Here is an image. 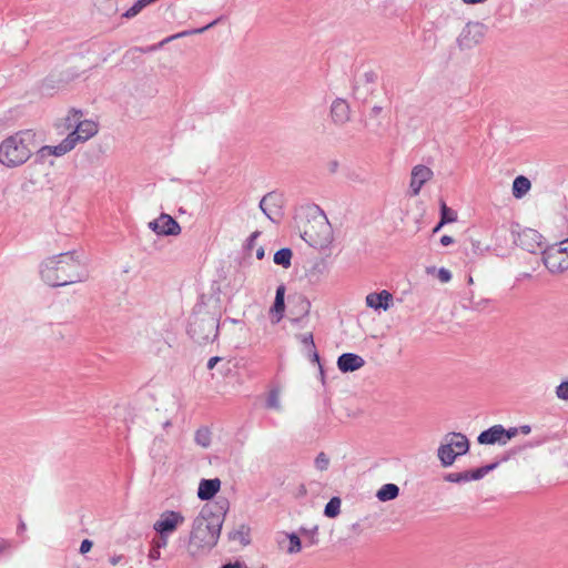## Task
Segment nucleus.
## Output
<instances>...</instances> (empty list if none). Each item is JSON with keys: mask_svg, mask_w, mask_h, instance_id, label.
<instances>
[{"mask_svg": "<svg viewBox=\"0 0 568 568\" xmlns=\"http://www.w3.org/2000/svg\"><path fill=\"white\" fill-rule=\"evenodd\" d=\"M467 283H468V284H473V283H474V280H473V276H471V275H468Z\"/></svg>", "mask_w": 568, "mask_h": 568, "instance_id": "obj_63", "label": "nucleus"}, {"mask_svg": "<svg viewBox=\"0 0 568 568\" xmlns=\"http://www.w3.org/2000/svg\"><path fill=\"white\" fill-rule=\"evenodd\" d=\"M42 280L52 287L65 286L87 280L84 264L75 256V252H65L47 258L41 264Z\"/></svg>", "mask_w": 568, "mask_h": 568, "instance_id": "obj_2", "label": "nucleus"}, {"mask_svg": "<svg viewBox=\"0 0 568 568\" xmlns=\"http://www.w3.org/2000/svg\"><path fill=\"white\" fill-rule=\"evenodd\" d=\"M143 6H142V2L140 1H135L133 3V6L131 8H129L123 14L122 17L125 18V19H131L133 17H135L136 14H139L142 10H143Z\"/></svg>", "mask_w": 568, "mask_h": 568, "instance_id": "obj_38", "label": "nucleus"}, {"mask_svg": "<svg viewBox=\"0 0 568 568\" xmlns=\"http://www.w3.org/2000/svg\"><path fill=\"white\" fill-rule=\"evenodd\" d=\"M219 326L216 315L199 306L190 316L187 334L194 342L205 344L215 341L219 335Z\"/></svg>", "mask_w": 568, "mask_h": 568, "instance_id": "obj_5", "label": "nucleus"}, {"mask_svg": "<svg viewBox=\"0 0 568 568\" xmlns=\"http://www.w3.org/2000/svg\"><path fill=\"white\" fill-rule=\"evenodd\" d=\"M382 111H383L382 106L374 105L369 112V119L377 118Z\"/></svg>", "mask_w": 568, "mask_h": 568, "instance_id": "obj_52", "label": "nucleus"}, {"mask_svg": "<svg viewBox=\"0 0 568 568\" xmlns=\"http://www.w3.org/2000/svg\"><path fill=\"white\" fill-rule=\"evenodd\" d=\"M509 458V455L507 456H504L500 460H497V462H494V463H490L488 465H485V466H481V467H478L476 469H471V470H466L467 475H468V481L470 480H479L481 479L483 477H485L488 473H490L491 470H494L495 468L498 467V465L501 463V462H506L508 460Z\"/></svg>", "mask_w": 568, "mask_h": 568, "instance_id": "obj_23", "label": "nucleus"}, {"mask_svg": "<svg viewBox=\"0 0 568 568\" xmlns=\"http://www.w3.org/2000/svg\"><path fill=\"white\" fill-rule=\"evenodd\" d=\"M486 0H463V2H465L467 4H477V3H483Z\"/></svg>", "mask_w": 568, "mask_h": 568, "instance_id": "obj_57", "label": "nucleus"}, {"mask_svg": "<svg viewBox=\"0 0 568 568\" xmlns=\"http://www.w3.org/2000/svg\"><path fill=\"white\" fill-rule=\"evenodd\" d=\"M227 538L229 540H239L242 545L246 546L251 542L250 528L245 525H241L239 529L229 531Z\"/></svg>", "mask_w": 568, "mask_h": 568, "instance_id": "obj_27", "label": "nucleus"}, {"mask_svg": "<svg viewBox=\"0 0 568 568\" xmlns=\"http://www.w3.org/2000/svg\"><path fill=\"white\" fill-rule=\"evenodd\" d=\"M453 243H454V239L452 236H449V235H443L440 237V244L443 246H448V245H450Z\"/></svg>", "mask_w": 568, "mask_h": 568, "instance_id": "obj_53", "label": "nucleus"}, {"mask_svg": "<svg viewBox=\"0 0 568 568\" xmlns=\"http://www.w3.org/2000/svg\"><path fill=\"white\" fill-rule=\"evenodd\" d=\"M226 321H230V322H232V323H239V321H237V320H233V318H226Z\"/></svg>", "mask_w": 568, "mask_h": 568, "instance_id": "obj_64", "label": "nucleus"}, {"mask_svg": "<svg viewBox=\"0 0 568 568\" xmlns=\"http://www.w3.org/2000/svg\"><path fill=\"white\" fill-rule=\"evenodd\" d=\"M399 495V487L395 484L383 485L376 494V497L381 501H388L397 498Z\"/></svg>", "mask_w": 568, "mask_h": 568, "instance_id": "obj_25", "label": "nucleus"}, {"mask_svg": "<svg viewBox=\"0 0 568 568\" xmlns=\"http://www.w3.org/2000/svg\"><path fill=\"white\" fill-rule=\"evenodd\" d=\"M266 407L267 408H273V409H278L280 408L278 390L272 389L268 393V396H267V399H266Z\"/></svg>", "mask_w": 568, "mask_h": 568, "instance_id": "obj_37", "label": "nucleus"}, {"mask_svg": "<svg viewBox=\"0 0 568 568\" xmlns=\"http://www.w3.org/2000/svg\"><path fill=\"white\" fill-rule=\"evenodd\" d=\"M168 537H169V535H164V536L160 535L159 538H154L152 540L151 545L161 550V548L166 547Z\"/></svg>", "mask_w": 568, "mask_h": 568, "instance_id": "obj_44", "label": "nucleus"}, {"mask_svg": "<svg viewBox=\"0 0 568 568\" xmlns=\"http://www.w3.org/2000/svg\"><path fill=\"white\" fill-rule=\"evenodd\" d=\"M444 480L448 483L462 484L468 481V475L465 471L462 473H448L444 476Z\"/></svg>", "mask_w": 568, "mask_h": 568, "instance_id": "obj_34", "label": "nucleus"}, {"mask_svg": "<svg viewBox=\"0 0 568 568\" xmlns=\"http://www.w3.org/2000/svg\"><path fill=\"white\" fill-rule=\"evenodd\" d=\"M286 538L290 541V546L287 547L286 551L288 554L300 552L302 549V542H301V538H300L298 534H296V532L286 534Z\"/></svg>", "mask_w": 568, "mask_h": 568, "instance_id": "obj_33", "label": "nucleus"}, {"mask_svg": "<svg viewBox=\"0 0 568 568\" xmlns=\"http://www.w3.org/2000/svg\"><path fill=\"white\" fill-rule=\"evenodd\" d=\"M283 195L275 191L268 192L260 201L261 211L274 223H278L283 215Z\"/></svg>", "mask_w": 568, "mask_h": 568, "instance_id": "obj_8", "label": "nucleus"}, {"mask_svg": "<svg viewBox=\"0 0 568 568\" xmlns=\"http://www.w3.org/2000/svg\"><path fill=\"white\" fill-rule=\"evenodd\" d=\"M184 523V516L180 511L165 510L154 523L153 529L161 536L171 535Z\"/></svg>", "mask_w": 568, "mask_h": 568, "instance_id": "obj_10", "label": "nucleus"}, {"mask_svg": "<svg viewBox=\"0 0 568 568\" xmlns=\"http://www.w3.org/2000/svg\"><path fill=\"white\" fill-rule=\"evenodd\" d=\"M564 251H567V247L560 248L556 252H551L548 250V247H545V251L540 254L542 255V262L545 266L551 272H562L568 268V262L567 260H562L561 262H558L557 258L562 254Z\"/></svg>", "mask_w": 568, "mask_h": 568, "instance_id": "obj_16", "label": "nucleus"}, {"mask_svg": "<svg viewBox=\"0 0 568 568\" xmlns=\"http://www.w3.org/2000/svg\"><path fill=\"white\" fill-rule=\"evenodd\" d=\"M470 244H471V252H473V254H475V255H483V254H484V252H485L486 250H488V247H485V248H484V247H481L480 242H479V241H476V240H471V241H470Z\"/></svg>", "mask_w": 568, "mask_h": 568, "instance_id": "obj_45", "label": "nucleus"}, {"mask_svg": "<svg viewBox=\"0 0 568 568\" xmlns=\"http://www.w3.org/2000/svg\"><path fill=\"white\" fill-rule=\"evenodd\" d=\"M148 557L152 561L159 560L161 558V550L151 545Z\"/></svg>", "mask_w": 568, "mask_h": 568, "instance_id": "obj_48", "label": "nucleus"}, {"mask_svg": "<svg viewBox=\"0 0 568 568\" xmlns=\"http://www.w3.org/2000/svg\"><path fill=\"white\" fill-rule=\"evenodd\" d=\"M444 442L437 450L443 467L452 466L458 456L465 455L469 450V440L462 433H448L445 435Z\"/></svg>", "mask_w": 568, "mask_h": 568, "instance_id": "obj_6", "label": "nucleus"}, {"mask_svg": "<svg viewBox=\"0 0 568 568\" xmlns=\"http://www.w3.org/2000/svg\"><path fill=\"white\" fill-rule=\"evenodd\" d=\"M556 395L560 399H568V381H564L557 386Z\"/></svg>", "mask_w": 568, "mask_h": 568, "instance_id": "obj_40", "label": "nucleus"}, {"mask_svg": "<svg viewBox=\"0 0 568 568\" xmlns=\"http://www.w3.org/2000/svg\"><path fill=\"white\" fill-rule=\"evenodd\" d=\"M488 300H481L478 302H475L473 296L469 298V307L473 310H480L484 304H487Z\"/></svg>", "mask_w": 568, "mask_h": 568, "instance_id": "obj_49", "label": "nucleus"}, {"mask_svg": "<svg viewBox=\"0 0 568 568\" xmlns=\"http://www.w3.org/2000/svg\"><path fill=\"white\" fill-rule=\"evenodd\" d=\"M229 505L226 498H220L214 505H204L192 521L189 537L179 538L191 557L205 555L216 546Z\"/></svg>", "mask_w": 568, "mask_h": 568, "instance_id": "obj_1", "label": "nucleus"}, {"mask_svg": "<svg viewBox=\"0 0 568 568\" xmlns=\"http://www.w3.org/2000/svg\"><path fill=\"white\" fill-rule=\"evenodd\" d=\"M307 351H308V353H307L308 359L312 363H316L318 365L321 378H322V382L324 383V377H325L324 369H323V366L321 364V358H320L318 352L316 351V346H314V348L313 347L308 348Z\"/></svg>", "mask_w": 568, "mask_h": 568, "instance_id": "obj_36", "label": "nucleus"}, {"mask_svg": "<svg viewBox=\"0 0 568 568\" xmlns=\"http://www.w3.org/2000/svg\"><path fill=\"white\" fill-rule=\"evenodd\" d=\"M36 148V134L31 130L19 131L0 143V163L7 168L24 164Z\"/></svg>", "mask_w": 568, "mask_h": 568, "instance_id": "obj_3", "label": "nucleus"}, {"mask_svg": "<svg viewBox=\"0 0 568 568\" xmlns=\"http://www.w3.org/2000/svg\"><path fill=\"white\" fill-rule=\"evenodd\" d=\"M298 532L307 538V545L308 546H315L318 544V526L315 525L312 528L301 527L298 529Z\"/></svg>", "mask_w": 568, "mask_h": 568, "instance_id": "obj_30", "label": "nucleus"}, {"mask_svg": "<svg viewBox=\"0 0 568 568\" xmlns=\"http://www.w3.org/2000/svg\"><path fill=\"white\" fill-rule=\"evenodd\" d=\"M328 465H329V458L327 457V455L323 452L320 453L315 458V467L318 470H326L328 468Z\"/></svg>", "mask_w": 568, "mask_h": 568, "instance_id": "obj_39", "label": "nucleus"}, {"mask_svg": "<svg viewBox=\"0 0 568 568\" xmlns=\"http://www.w3.org/2000/svg\"><path fill=\"white\" fill-rule=\"evenodd\" d=\"M341 511V499L339 497H332L325 505L324 515L327 518H335Z\"/></svg>", "mask_w": 568, "mask_h": 568, "instance_id": "obj_29", "label": "nucleus"}, {"mask_svg": "<svg viewBox=\"0 0 568 568\" xmlns=\"http://www.w3.org/2000/svg\"><path fill=\"white\" fill-rule=\"evenodd\" d=\"M486 26L481 22H468L457 38L460 49H470L477 45L485 37Z\"/></svg>", "mask_w": 568, "mask_h": 568, "instance_id": "obj_9", "label": "nucleus"}, {"mask_svg": "<svg viewBox=\"0 0 568 568\" xmlns=\"http://www.w3.org/2000/svg\"><path fill=\"white\" fill-rule=\"evenodd\" d=\"M222 361H223V358H222V357H220V356H213V357H211V358L209 359V362H207V368H209V369H213V368L215 367V365H216L217 363L222 362Z\"/></svg>", "mask_w": 568, "mask_h": 568, "instance_id": "obj_50", "label": "nucleus"}, {"mask_svg": "<svg viewBox=\"0 0 568 568\" xmlns=\"http://www.w3.org/2000/svg\"><path fill=\"white\" fill-rule=\"evenodd\" d=\"M265 256V250L264 247H258L257 251H256V257L257 260H263Z\"/></svg>", "mask_w": 568, "mask_h": 568, "instance_id": "obj_56", "label": "nucleus"}, {"mask_svg": "<svg viewBox=\"0 0 568 568\" xmlns=\"http://www.w3.org/2000/svg\"><path fill=\"white\" fill-rule=\"evenodd\" d=\"M298 229L301 237L314 248H326L332 243V226L323 211H320L318 207L314 215L302 221V225H298Z\"/></svg>", "mask_w": 568, "mask_h": 568, "instance_id": "obj_4", "label": "nucleus"}, {"mask_svg": "<svg viewBox=\"0 0 568 568\" xmlns=\"http://www.w3.org/2000/svg\"><path fill=\"white\" fill-rule=\"evenodd\" d=\"M364 365V358L355 353H344L337 358V367L342 373L355 372Z\"/></svg>", "mask_w": 568, "mask_h": 568, "instance_id": "obj_17", "label": "nucleus"}, {"mask_svg": "<svg viewBox=\"0 0 568 568\" xmlns=\"http://www.w3.org/2000/svg\"><path fill=\"white\" fill-rule=\"evenodd\" d=\"M392 301L393 295L386 290H383L379 293H369L366 296V305L374 310L383 308L386 311Z\"/></svg>", "mask_w": 568, "mask_h": 568, "instance_id": "obj_22", "label": "nucleus"}, {"mask_svg": "<svg viewBox=\"0 0 568 568\" xmlns=\"http://www.w3.org/2000/svg\"><path fill=\"white\" fill-rule=\"evenodd\" d=\"M434 176L432 169L424 164H417L412 169L409 195L417 196L422 187Z\"/></svg>", "mask_w": 568, "mask_h": 568, "instance_id": "obj_11", "label": "nucleus"}, {"mask_svg": "<svg viewBox=\"0 0 568 568\" xmlns=\"http://www.w3.org/2000/svg\"><path fill=\"white\" fill-rule=\"evenodd\" d=\"M82 111L81 110H77V109H71L68 116L65 118V126L67 129L69 130H74L75 128V121L74 120H80L82 118Z\"/></svg>", "mask_w": 568, "mask_h": 568, "instance_id": "obj_35", "label": "nucleus"}, {"mask_svg": "<svg viewBox=\"0 0 568 568\" xmlns=\"http://www.w3.org/2000/svg\"><path fill=\"white\" fill-rule=\"evenodd\" d=\"M119 561H120V557H112L110 559V562H111L112 566H115Z\"/></svg>", "mask_w": 568, "mask_h": 568, "instance_id": "obj_61", "label": "nucleus"}, {"mask_svg": "<svg viewBox=\"0 0 568 568\" xmlns=\"http://www.w3.org/2000/svg\"><path fill=\"white\" fill-rule=\"evenodd\" d=\"M437 276H438V280L442 282V283H447L452 280V273L449 270L445 268V267H440L438 270V273H437Z\"/></svg>", "mask_w": 568, "mask_h": 568, "instance_id": "obj_42", "label": "nucleus"}, {"mask_svg": "<svg viewBox=\"0 0 568 568\" xmlns=\"http://www.w3.org/2000/svg\"><path fill=\"white\" fill-rule=\"evenodd\" d=\"M194 440L201 447H209L211 444V433L207 428H200L195 433Z\"/></svg>", "mask_w": 568, "mask_h": 568, "instance_id": "obj_32", "label": "nucleus"}, {"mask_svg": "<svg viewBox=\"0 0 568 568\" xmlns=\"http://www.w3.org/2000/svg\"><path fill=\"white\" fill-rule=\"evenodd\" d=\"M503 433L506 445L511 438L516 437L519 434V429L517 427L505 428L503 426Z\"/></svg>", "mask_w": 568, "mask_h": 568, "instance_id": "obj_41", "label": "nucleus"}, {"mask_svg": "<svg viewBox=\"0 0 568 568\" xmlns=\"http://www.w3.org/2000/svg\"><path fill=\"white\" fill-rule=\"evenodd\" d=\"M260 235V232L258 231H255L253 232L250 237L247 239V248H251L254 244V241L256 240V237Z\"/></svg>", "mask_w": 568, "mask_h": 568, "instance_id": "obj_54", "label": "nucleus"}, {"mask_svg": "<svg viewBox=\"0 0 568 568\" xmlns=\"http://www.w3.org/2000/svg\"><path fill=\"white\" fill-rule=\"evenodd\" d=\"M75 128L67 136L73 139L74 146L85 142L98 133V124L91 120H74Z\"/></svg>", "mask_w": 568, "mask_h": 568, "instance_id": "obj_13", "label": "nucleus"}, {"mask_svg": "<svg viewBox=\"0 0 568 568\" xmlns=\"http://www.w3.org/2000/svg\"><path fill=\"white\" fill-rule=\"evenodd\" d=\"M26 530V524L24 521L20 520V524L18 526V532L21 534Z\"/></svg>", "mask_w": 568, "mask_h": 568, "instance_id": "obj_59", "label": "nucleus"}, {"mask_svg": "<svg viewBox=\"0 0 568 568\" xmlns=\"http://www.w3.org/2000/svg\"><path fill=\"white\" fill-rule=\"evenodd\" d=\"M244 567H246L244 562L235 561V562L224 564L220 568H244Z\"/></svg>", "mask_w": 568, "mask_h": 568, "instance_id": "obj_51", "label": "nucleus"}, {"mask_svg": "<svg viewBox=\"0 0 568 568\" xmlns=\"http://www.w3.org/2000/svg\"><path fill=\"white\" fill-rule=\"evenodd\" d=\"M229 364H230V362L226 363V367L225 368H224V366L220 368V372L222 374H226L230 371Z\"/></svg>", "mask_w": 568, "mask_h": 568, "instance_id": "obj_60", "label": "nucleus"}, {"mask_svg": "<svg viewBox=\"0 0 568 568\" xmlns=\"http://www.w3.org/2000/svg\"><path fill=\"white\" fill-rule=\"evenodd\" d=\"M445 224H442V221L439 220V222L436 224V226L433 229V233H437L439 232V230L444 226Z\"/></svg>", "mask_w": 568, "mask_h": 568, "instance_id": "obj_58", "label": "nucleus"}, {"mask_svg": "<svg viewBox=\"0 0 568 568\" xmlns=\"http://www.w3.org/2000/svg\"><path fill=\"white\" fill-rule=\"evenodd\" d=\"M442 224H448L457 221V213L448 207L444 201L440 202V219Z\"/></svg>", "mask_w": 568, "mask_h": 568, "instance_id": "obj_31", "label": "nucleus"}, {"mask_svg": "<svg viewBox=\"0 0 568 568\" xmlns=\"http://www.w3.org/2000/svg\"><path fill=\"white\" fill-rule=\"evenodd\" d=\"M285 285L284 284H280L277 287H276V292H275V298H274V303L270 310L271 314H272V322L273 323H278L283 316H284V312H285Z\"/></svg>", "mask_w": 568, "mask_h": 568, "instance_id": "obj_21", "label": "nucleus"}, {"mask_svg": "<svg viewBox=\"0 0 568 568\" xmlns=\"http://www.w3.org/2000/svg\"><path fill=\"white\" fill-rule=\"evenodd\" d=\"M221 480L219 478L201 479L197 488V498L203 501L211 500L220 490Z\"/></svg>", "mask_w": 568, "mask_h": 568, "instance_id": "obj_19", "label": "nucleus"}, {"mask_svg": "<svg viewBox=\"0 0 568 568\" xmlns=\"http://www.w3.org/2000/svg\"><path fill=\"white\" fill-rule=\"evenodd\" d=\"M301 342L302 344L308 349V348H314L315 346V343H314V337H313V334L312 333H306L304 335L301 336Z\"/></svg>", "mask_w": 568, "mask_h": 568, "instance_id": "obj_43", "label": "nucleus"}, {"mask_svg": "<svg viewBox=\"0 0 568 568\" xmlns=\"http://www.w3.org/2000/svg\"><path fill=\"white\" fill-rule=\"evenodd\" d=\"M331 165H332L331 171H332V172H334V171L336 170V168H337V165H338V164H337V162H336V161H334V162H332V164H331Z\"/></svg>", "mask_w": 568, "mask_h": 568, "instance_id": "obj_62", "label": "nucleus"}, {"mask_svg": "<svg viewBox=\"0 0 568 568\" xmlns=\"http://www.w3.org/2000/svg\"><path fill=\"white\" fill-rule=\"evenodd\" d=\"M74 148L73 139L68 136L63 139L58 145H43L36 153L37 162L43 163L45 158L51 155L62 156Z\"/></svg>", "mask_w": 568, "mask_h": 568, "instance_id": "obj_14", "label": "nucleus"}, {"mask_svg": "<svg viewBox=\"0 0 568 568\" xmlns=\"http://www.w3.org/2000/svg\"><path fill=\"white\" fill-rule=\"evenodd\" d=\"M331 118L335 124L342 125L349 120V105L343 99H335L331 105Z\"/></svg>", "mask_w": 568, "mask_h": 568, "instance_id": "obj_20", "label": "nucleus"}, {"mask_svg": "<svg viewBox=\"0 0 568 568\" xmlns=\"http://www.w3.org/2000/svg\"><path fill=\"white\" fill-rule=\"evenodd\" d=\"M217 22H219V19L212 21L211 23H209V24H206V26H204L202 28L193 29V30H186V31H182V32H179L176 34L170 36V37L163 39L162 41H160L156 44H152V45H149V47H145V48L135 47L132 50L133 51H139V52H142V53L153 52V51H156V50L161 49L164 44L171 42L174 39L183 38V37L190 36V34L202 33V32L206 31L207 29H210L211 27L215 26Z\"/></svg>", "mask_w": 568, "mask_h": 568, "instance_id": "obj_15", "label": "nucleus"}, {"mask_svg": "<svg viewBox=\"0 0 568 568\" xmlns=\"http://www.w3.org/2000/svg\"><path fill=\"white\" fill-rule=\"evenodd\" d=\"M149 227L158 235H179L180 224L169 214L161 213L160 216L149 223Z\"/></svg>", "mask_w": 568, "mask_h": 568, "instance_id": "obj_12", "label": "nucleus"}, {"mask_svg": "<svg viewBox=\"0 0 568 568\" xmlns=\"http://www.w3.org/2000/svg\"><path fill=\"white\" fill-rule=\"evenodd\" d=\"M511 234L514 243L528 253L539 254L547 246L542 235L534 229H513Z\"/></svg>", "mask_w": 568, "mask_h": 568, "instance_id": "obj_7", "label": "nucleus"}, {"mask_svg": "<svg viewBox=\"0 0 568 568\" xmlns=\"http://www.w3.org/2000/svg\"><path fill=\"white\" fill-rule=\"evenodd\" d=\"M377 78H378L377 73L373 70L366 71L363 74V79H364L365 83H368V84L375 83Z\"/></svg>", "mask_w": 568, "mask_h": 568, "instance_id": "obj_46", "label": "nucleus"}, {"mask_svg": "<svg viewBox=\"0 0 568 568\" xmlns=\"http://www.w3.org/2000/svg\"><path fill=\"white\" fill-rule=\"evenodd\" d=\"M93 546V542L90 539H83L80 545V552L82 555L89 552Z\"/></svg>", "mask_w": 568, "mask_h": 568, "instance_id": "obj_47", "label": "nucleus"}, {"mask_svg": "<svg viewBox=\"0 0 568 568\" xmlns=\"http://www.w3.org/2000/svg\"><path fill=\"white\" fill-rule=\"evenodd\" d=\"M531 187V183L528 178L524 175H518L515 178L513 182V195L515 199H521L524 195L528 193Z\"/></svg>", "mask_w": 568, "mask_h": 568, "instance_id": "obj_24", "label": "nucleus"}, {"mask_svg": "<svg viewBox=\"0 0 568 568\" xmlns=\"http://www.w3.org/2000/svg\"><path fill=\"white\" fill-rule=\"evenodd\" d=\"M519 429V434L528 435L531 432V427L529 425H521L517 427Z\"/></svg>", "mask_w": 568, "mask_h": 568, "instance_id": "obj_55", "label": "nucleus"}, {"mask_svg": "<svg viewBox=\"0 0 568 568\" xmlns=\"http://www.w3.org/2000/svg\"><path fill=\"white\" fill-rule=\"evenodd\" d=\"M297 305L294 306L293 313L300 318L308 315L311 310V302L303 295L296 297Z\"/></svg>", "mask_w": 568, "mask_h": 568, "instance_id": "obj_28", "label": "nucleus"}, {"mask_svg": "<svg viewBox=\"0 0 568 568\" xmlns=\"http://www.w3.org/2000/svg\"><path fill=\"white\" fill-rule=\"evenodd\" d=\"M477 442L480 445H505L503 425L497 424L483 430L478 435Z\"/></svg>", "mask_w": 568, "mask_h": 568, "instance_id": "obj_18", "label": "nucleus"}, {"mask_svg": "<svg viewBox=\"0 0 568 568\" xmlns=\"http://www.w3.org/2000/svg\"><path fill=\"white\" fill-rule=\"evenodd\" d=\"M293 251L290 247H283L275 252L273 261L276 265L283 268H288L292 265Z\"/></svg>", "mask_w": 568, "mask_h": 568, "instance_id": "obj_26", "label": "nucleus"}]
</instances>
